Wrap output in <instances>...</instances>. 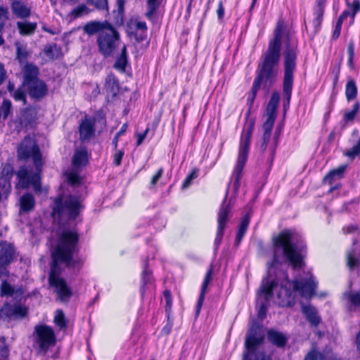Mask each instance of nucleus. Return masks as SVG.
Listing matches in <instances>:
<instances>
[{
  "mask_svg": "<svg viewBox=\"0 0 360 360\" xmlns=\"http://www.w3.org/2000/svg\"><path fill=\"white\" fill-rule=\"evenodd\" d=\"M273 245L274 256L268 271L274 266L271 278L276 281V288L271 297H274V302L281 307H292L295 302L297 292L303 297L311 298L315 294L317 285L312 275L290 281L286 273L279 269L283 262H288L294 269L304 266L303 251L305 246L301 236L294 231L285 229L273 238Z\"/></svg>",
  "mask_w": 360,
  "mask_h": 360,
  "instance_id": "1",
  "label": "nucleus"
},
{
  "mask_svg": "<svg viewBox=\"0 0 360 360\" xmlns=\"http://www.w3.org/2000/svg\"><path fill=\"white\" fill-rule=\"evenodd\" d=\"M77 241L78 235L76 232L64 231L60 235L58 243L51 252L52 264L49 281L61 301L68 300L72 296V291L65 281L60 277V264L72 268L78 267L82 264L81 259L77 256L79 250Z\"/></svg>",
  "mask_w": 360,
  "mask_h": 360,
  "instance_id": "2",
  "label": "nucleus"
},
{
  "mask_svg": "<svg viewBox=\"0 0 360 360\" xmlns=\"http://www.w3.org/2000/svg\"><path fill=\"white\" fill-rule=\"evenodd\" d=\"M283 25L278 22L274 31V37L270 40L266 51L262 56V62L258 65L257 75L253 82L251 95L248 101L253 102L261 84L271 85L278 75V65L281 56Z\"/></svg>",
  "mask_w": 360,
  "mask_h": 360,
  "instance_id": "3",
  "label": "nucleus"
},
{
  "mask_svg": "<svg viewBox=\"0 0 360 360\" xmlns=\"http://www.w3.org/2000/svg\"><path fill=\"white\" fill-rule=\"evenodd\" d=\"M17 155L19 160H27L32 158L34 165V169L25 167H20L16 173L19 184L22 188H28L32 186L36 193H39L41 186V172L43 167L41 153L35 140L26 136L17 148Z\"/></svg>",
  "mask_w": 360,
  "mask_h": 360,
  "instance_id": "4",
  "label": "nucleus"
},
{
  "mask_svg": "<svg viewBox=\"0 0 360 360\" xmlns=\"http://www.w3.org/2000/svg\"><path fill=\"white\" fill-rule=\"evenodd\" d=\"M264 336L258 326H252L245 340L243 360H272L271 354L264 345Z\"/></svg>",
  "mask_w": 360,
  "mask_h": 360,
  "instance_id": "5",
  "label": "nucleus"
},
{
  "mask_svg": "<svg viewBox=\"0 0 360 360\" xmlns=\"http://www.w3.org/2000/svg\"><path fill=\"white\" fill-rule=\"evenodd\" d=\"M297 52V41L288 34L284 51L283 94L288 102L291 96L293 73L296 68Z\"/></svg>",
  "mask_w": 360,
  "mask_h": 360,
  "instance_id": "6",
  "label": "nucleus"
},
{
  "mask_svg": "<svg viewBox=\"0 0 360 360\" xmlns=\"http://www.w3.org/2000/svg\"><path fill=\"white\" fill-rule=\"evenodd\" d=\"M53 201L51 215L55 219H75L79 215L82 207L75 196L59 195Z\"/></svg>",
  "mask_w": 360,
  "mask_h": 360,
  "instance_id": "7",
  "label": "nucleus"
},
{
  "mask_svg": "<svg viewBox=\"0 0 360 360\" xmlns=\"http://www.w3.org/2000/svg\"><path fill=\"white\" fill-rule=\"evenodd\" d=\"M252 134V126H250L241 134L238 155L231 176L235 191L239 188L242 172L248 160Z\"/></svg>",
  "mask_w": 360,
  "mask_h": 360,
  "instance_id": "8",
  "label": "nucleus"
},
{
  "mask_svg": "<svg viewBox=\"0 0 360 360\" xmlns=\"http://www.w3.org/2000/svg\"><path fill=\"white\" fill-rule=\"evenodd\" d=\"M274 271V266L269 270V276L262 280L261 286L257 292V303L259 304L258 317L263 319L266 314V303L271 298L272 293L276 288V283L274 278H271V273Z\"/></svg>",
  "mask_w": 360,
  "mask_h": 360,
  "instance_id": "9",
  "label": "nucleus"
},
{
  "mask_svg": "<svg viewBox=\"0 0 360 360\" xmlns=\"http://www.w3.org/2000/svg\"><path fill=\"white\" fill-rule=\"evenodd\" d=\"M120 41V34L115 28L110 24L98 34L97 44L98 50L105 57L112 54Z\"/></svg>",
  "mask_w": 360,
  "mask_h": 360,
  "instance_id": "10",
  "label": "nucleus"
},
{
  "mask_svg": "<svg viewBox=\"0 0 360 360\" xmlns=\"http://www.w3.org/2000/svg\"><path fill=\"white\" fill-rule=\"evenodd\" d=\"M34 344L39 352L45 354L48 349L55 345L56 335L53 329L46 325H38L34 327L33 334Z\"/></svg>",
  "mask_w": 360,
  "mask_h": 360,
  "instance_id": "11",
  "label": "nucleus"
},
{
  "mask_svg": "<svg viewBox=\"0 0 360 360\" xmlns=\"http://www.w3.org/2000/svg\"><path fill=\"white\" fill-rule=\"evenodd\" d=\"M18 255L13 244L7 241L0 242V279L8 278V266L17 259Z\"/></svg>",
  "mask_w": 360,
  "mask_h": 360,
  "instance_id": "12",
  "label": "nucleus"
},
{
  "mask_svg": "<svg viewBox=\"0 0 360 360\" xmlns=\"http://www.w3.org/2000/svg\"><path fill=\"white\" fill-rule=\"evenodd\" d=\"M229 193V188L226 189V195L223 202L219 208L218 212L217 217V230L216 233V238L214 240V244L218 246L223 238L224 236V230L225 229L226 224L228 221V219L230 215L231 206V203L226 202V198Z\"/></svg>",
  "mask_w": 360,
  "mask_h": 360,
  "instance_id": "13",
  "label": "nucleus"
},
{
  "mask_svg": "<svg viewBox=\"0 0 360 360\" xmlns=\"http://www.w3.org/2000/svg\"><path fill=\"white\" fill-rule=\"evenodd\" d=\"M24 87L26 89L29 96L36 101L41 100L48 94V86L41 79L35 80Z\"/></svg>",
  "mask_w": 360,
  "mask_h": 360,
  "instance_id": "14",
  "label": "nucleus"
},
{
  "mask_svg": "<svg viewBox=\"0 0 360 360\" xmlns=\"http://www.w3.org/2000/svg\"><path fill=\"white\" fill-rule=\"evenodd\" d=\"M25 290L22 286H14L10 284L7 280L4 279L0 286L1 297H10L15 300H21Z\"/></svg>",
  "mask_w": 360,
  "mask_h": 360,
  "instance_id": "15",
  "label": "nucleus"
},
{
  "mask_svg": "<svg viewBox=\"0 0 360 360\" xmlns=\"http://www.w3.org/2000/svg\"><path fill=\"white\" fill-rule=\"evenodd\" d=\"M95 120L85 117L82 120L79 127V139L82 142L90 141L95 134Z\"/></svg>",
  "mask_w": 360,
  "mask_h": 360,
  "instance_id": "16",
  "label": "nucleus"
},
{
  "mask_svg": "<svg viewBox=\"0 0 360 360\" xmlns=\"http://www.w3.org/2000/svg\"><path fill=\"white\" fill-rule=\"evenodd\" d=\"M13 172V167L10 164H6L1 171L2 176L0 178V200L6 198L11 191V185L8 179Z\"/></svg>",
  "mask_w": 360,
  "mask_h": 360,
  "instance_id": "17",
  "label": "nucleus"
},
{
  "mask_svg": "<svg viewBox=\"0 0 360 360\" xmlns=\"http://www.w3.org/2000/svg\"><path fill=\"white\" fill-rule=\"evenodd\" d=\"M39 68L32 63L26 64L22 68L23 75V86L34 82L35 80L40 79L39 78Z\"/></svg>",
  "mask_w": 360,
  "mask_h": 360,
  "instance_id": "18",
  "label": "nucleus"
},
{
  "mask_svg": "<svg viewBox=\"0 0 360 360\" xmlns=\"http://www.w3.org/2000/svg\"><path fill=\"white\" fill-rule=\"evenodd\" d=\"M325 2L326 0H316V6L314 8V19L312 21L314 33H316L319 30L320 26L323 21Z\"/></svg>",
  "mask_w": 360,
  "mask_h": 360,
  "instance_id": "19",
  "label": "nucleus"
},
{
  "mask_svg": "<svg viewBox=\"0 0 360 360\" xmlns=\"http://www.w3.org/2000/svg\"><path fill=\"white\" fill-rule=\"evenodd\" d=\"M110 25L107 21L99 22V21H91L86 23L84 27V32L89 35H93L96 33L98 34L104 30V29L107 28Z\"/></svg>",
  "mask_w": 360,
  "mask_h": 360,
  "instance_id": "20",
  "label": "nucleus"
},
{
  "mask_svg": "<svg viewBox=\"0 0 360 360\" xmlns=\"http://www.w3.org/2000/svg\"><path fill=\"white\" fill-rule=\"evenodd\" d=\"M302 311L311 326H317L320 323L321 317L315 307L311 305H302Z\"/></svg>",
  "mask_w": 360,
  "mask_h": 360,
  "instance_id": "21",
  "label": "nucleus"
},
{
  "mask_svg": "<svg viewBox=\"0 0 360 360\" xmlns=\"http://www.w3.org/2000/svg\"><path fill=\"white\" fill-rule=\"evenodd\" d=\"M279 101V93L277 91L273 92L266 108V112L268 116L266 120L271 119L273 122H275L276 110Z\"/></svg>",
  "mask_w": 360,
  "mask_h": 360,
  "instance_id": "22",
  "label": "nucleus"
},
{
  "mask_svg": "<svg viewBox=\"0 0 360 360\" xmlns=\"http://www.w3.org/2000/svg\"><path fill=\"white\" fill-rule=\"evenodd\" d=\"M267 337L274 345L279 348L284 347L288 341L287 337L283 333L274 330L268 331Z\"/></svg>",
  "mask_w": 360,
  "mask_h": 360,
  "instance_id": "23",
  "label": "nucleus"
},
{
  "mask_svg": "<svg viewBox=\"0 0 360 360\" xmlns=\"http://www.w3.org/2000/svg\"><path fill=\"white\" fill-rule=\"evenodd\" d=\"M19 203L20 212H29L34 208L35 199L32 194L27 193L20 197Z\"/></svg>",
  "mask_w": 360,
  "mask_h": 360,
  "instance_id": "24",
  "label": "nucleus"
},
{
  "mask_svg": "<svg viewBox=\"0 0 360 360\" xmlns=\"http://www.w3.org/2000/svg\"><path fill=\"white\" fill-rule=\"evenodd\" d=\"M274 122L272 121L271 119L266 120L265 122L263 124L262 129L264 131L263 136H262V142L260 146V148L262 151H265L268 143L270 140L271 136V130L274 126Z\"/></svg>",
  "mask_w": 360,
  "mask_h": 360,
  "instance_id": "25",
  "label": "nucleus"
},
{
  "mask_svg": "<svg viewBox=\"0 0 360 360\" xmlns=\"http://www.w3.org/2000/svg\"><path fill=\"white\" fill-rule=\"evenodd\" d=\"M212 274V269H210L205 275V277L204 278V281H203V283L202 285L200 294V296H199V298L198 300V303H197V306H196V315H198L200 311V309H201V307H202V303H203V301L205 299V295L206 292L207 287L211 281Z\"/></svg>",
  "mask_w": 360,
  "mask_h": 360,
  "instance_id": "26",
  "label": "nucleus"
},
{
  "mask_svg": "<svg viewBox=\"0 0 360 360\" xmlns=\"http://www.w3.org/2000/svg\"><path fill=\"white\" fill-rule=\"evenodd\" d=\"M13 13L18 18H25L30 15V9L20 1H14L11 4Z\"/></svg>",
  "mask_w": 360,
  "mask_h": 360,
  "instance_id": "27",
  "label": "nucleus"
},
{
  "mask_svg": "<svg viewBox=\"0 0 360 360\" xmlns=\"http://www.w3.org/2000/svg\"><path fill=\"white\" fill-rule=\"evenodd\" d=\"M162 0H147L146 17L153 21L155 18L157 11L159 8Z\"/></svg>",
  "mask_w": 360,
  "mask_h": 360,
  "instance_id": "28",
  "label": "nucleus"
},
{
  "mask_svg": "<svg viewBox=\"0 0 360 360\" xmlns=\"http://www.w3.org/2000/svg\"><path fill=\"white\" fill-rule=\"evenodd\" d=\"M15 46L16 49V60H18L20 63H26L30 55V53L27 49L26 45L16 41Z\"/></svg>",
  "mask_w": 360,
  "mask_h": 360,
  "instance_id": "29",
  "label": "nucleus"
},
{
  "mask_svg": "<svg viewBox=\"0 0 360 360\" xmlns=\"http://www.w3.org/2000/svg\"><path fill=\"white\" fill-rule=\"evenodd\" d=\"M104 86L106 91L113 96L119 91L118 81L113 75H108L106 77Z\"/></svg>",
  "mask_w": 360,
  "mask_h": 360,
  "instance_id": "30",
  "label": "nucleus"
},
{
  "mask_svg": "<svg viewBox=\"0 0 360 360\" xmlns=\"http://www.w3.org/2000/svg\"><path fill=\"white\" fill-rule=\"evenodd\" d=\"M17 27L21 35H31L37 28L36 22H18Z\"/></svg>",
  "mask_w": 360,
  "mask_h": 360,
  "instance_id": "31",
  "label": "nucleus"
},
{
  "mask_svg": "<svg viewBox=\"0 0 360 360\" xmlns=\"http://www.w3.org/2000/svg\"><path fill=\"white\" fill-rule=\"evenodd\" d=\"M87 152L86 150L83 148L77 150L72 158V165L75 167H80L85 165L87 163Z\"/></svg>",
  "mask_w": 360,
  "mask_h": 360,
  "instance_id": "32",
  "label": "nucleus"
},
{
  "mask_svg": "<svg viewBox=\"0 0 360 360\" xmlns=\"http://www.w3.org/2000/svg\"><path fill=\"white\" fill-rule=\"evenodd\" d=\"M127 64V48L125 46H123L121 52V55L117 58L114 68L122 72H125L126 66Z\"/></svg>",
  "mask_w": 360,
  "mask_h": 360,
  "instance_id": "33",
  "label": "nucleus"
},
{
  "mask_svg": "<svg viewBox=\"0 0 360 360\" xmlns=\"http://www.w3.org/2000/svg\"><path fill=\"white\" fill-rule=\"evenodd\" d=\"M250 223V217L247 214L241 220L236 237V243L239 244L242 240Z\"/></svg>",
  "mask_w": 360,
  "mask_h": 360,
  "instance_id": "34",
  "label": "nucleus"
},
{
  "mask_svg": "<svg viewBox=\"0 0 360 360\" xmlns=\"http://www.w3.org/2000/svg\"><path fill=\"white\" fill-rule=\"evenodd\" d=\"M346 165H342L332 171H330L325 177L324 181L326 182H328L329 184H331V181L334 179H339L342 177V174H344Z\"/></svg>",
  "mask_w": 360,
  "mask_h": 360,
  "instance_id": "35",
  "label": "nucleus"
},
{
  "mask_svg": "<svg viewBox=\"0 0 360 360\" xmlns=\"http://www.w3.org/2000/svg\"><path fill=\"white\" fill-rule=\"evenodd\" d=\"M347 265L351 269L360 266V258L356 257L354 250L347 252Z\"/></svg>",
  "mask_w": 360,
  "mask_h": 360,
  "instance_id": "36",
  "label": "nucleus"
},
{
  "mask_svg": "<svg viewBox=\"0 0 360 360\" xmlns=\"http://www.w3.org/2000/svg\"><path fill=\"white\" fill-rule=\"evenodd\" d=\"M357 94V87L355 82L350 79L347 82L345 89V95L348 101L354 99Z\"/></svg>",
  "mask_w": 360,
  "mask_h": 360,
  "instance_id": "37",
  "label": "nucleus"
},
{
  "mask_svg": "<svg viewBox=\"0 0 360 360\" xmlns=\"http://www.w3.org/2000/svg\"><path fill=\"white\" fill-rule=\"evenodd\" d=\"M360 154V137L356 141V142L353 145V146L344 152V155L351 160L354 159V158Z\"/></svg>",
  "mask_w": 360,
  "mask_h": 360,
  "instance_id": "38",
  "label": "nucleus"
},
{
  "mask_svg": "<svg viewBox=\"0 0 360 360\" xmlns=\"http://www.w3.org/2000/svg\"><path fill=\"white\" fill-rule=\"evenodd\" d=\"M13 305L6 303L0 309V319H12Z\"/></svg>",
  "mask_w": 360,
  "mask_h": 360,
  "instance_id": "39",
  "label": "nucleus"
},
{
  "mask_svg": "<svg viewBox=\"0 0 360 360\" xmlns=\"http://www.w3.org/2000/svg\"><path fill=\"white\" fill-rule=\"evenodd\" d=\"M54 323L59 326L60 329L67 327V321H65L64 313L61 309L56 310L54 316Z\"/></svg>",
  "mask_w": 360,
  "mask_h": 360,
  "instance_id": "40",
  "label": "nucleus"
},
{
  "mask_svg": "<svg viewBox=\"0 0 360 360\" xmlns=\"http://www.w3.org/2000/svg\"><path fill=\"white\" fill-rule=\"evenodd\" d=\"M27 313V308L20 304L13 305V312L12 319H22L24 318Z\"/></svg>",
  "mask_w": 360,
  "mask_h": 360,
  "instance_id": "41",
  "label": "nucleus"
},
{
  "mask_svg": "<svg viewBox=\"0 0 360 360\" xmlns=\"http://www.w3.org/2000/svg\"><path fill=\"white\" fill-rule=\"evenodd\" d=\"M359 104L358 103H356L354 106H353V109L349 111V112H347L345 113L344 115V117H343V120L345 122H352L358 111H359Z\"/></svg>",
  "mask_w": 360,
  "mask_h": 360,
  "instance_id": "42",
  "label": "nucleus"
},
{
  "mask_svg": "<svg viewBox=\"0 0 360 360\" xmlns=\"http://www.w3.org/2000/svg\"><path fill=\"white\" fill-rule=\"evenodd\" d=\"M350 303L355 307H360V290L345 295Z\"/></svg>",
  "mask_w": 360,
  "mask_h": 360,
  "instance_id": "43",
  "label": "nucleus"
},
{
  "mask_svg": "<svg viewBox=\"0 0 360 360\" xmlns=\"http://www.w3.org/2000/svg\"><path fill=\"white\" fill-rule=\"evenodd\" d=\"M304 360H326L325 356L317 351H311L305 356Z\"/></svg>",
  "mask_w": 360,
  "mask_h": 360,
  "instance_id": "44",
  "label": "nucleus"
},
{
  "mask_svg": "<svg viewBox=\"0 0 360 360\" xmlns=\"http://www.w3.org/2000/svg\"><path fill=\"white\" fill-rule=\"evenodd\" d=\"M11 102L8 99H4L2 102L1 110L4 114V119H6L11 112Z\"/></svg>",
  "mask_w": 360,
  "mask_h": 360,
  "instance_id": "45",
  "label": "nucleus"
},
{
  "mask_svg": "<svg viewBox=\"0 0 360 360\" xmlns=\"http://www.w3.org/2000/svg\"><path fill=\"white\" fill-rule=\"evenodd\" d=\"M89 3L94 5L96 8L105 10L108 8L107 0H87Z\"/></svg>",
  "mask_w": 360,
  "mask_h": 360,
  "instance_id": "46",
  "label": "nucleus"
},
{
  "mask_svg": "<svg viewBox=\"0 0 360 360\" xmlns=\"http://www.w3.org/2000/svg\"><path fill=\"white\" fill-rule=\"evenodd\" d=\"M13 97L16 101H22L23 103V105L26 104L25 94L22 89H18L15 90L13 92Z\"/></svg>",
  "mask_w": 360,
  "mask_h": 360,
  "instance_id": "47",
  "label": "nucleus"
},
{
  "mask_svg": "<svg viewBox=\"0 0 360 360\" xmlns=\"http://www.w3.org/2000/svg\"><path fill=\"white\" fill-rule=\"evenodd\" d=\"M8 19V9L0 6V32L4 27L6 20Z\"/></svg>",
  "mask_w": 360,
  "mask_h": 360,
  "instance_id": "48",
  "label": "nucleus"
},
{
  "mask_svg": "<svg viewBox=\"0 0 360 360\" xmlns=\"http://www.w3.org/2000/svg\"><path fill=\"white\" fill-rule=\"evenodd\" d=\"M347 4L352 10V18L353 19L356 13L360 11V1L354 0L352 4L347 2Z\"/></svg>",
  "mask_w": 360,
  "mask_h": 360,
  "instance_id": "49",
  "label": "nucleus"
},
{
  "mask_svg": "<svg viewBox=\"0 0 360 360\" xmlns=\"http://www.w3.org/2000/svg\"><path fill=\"white\" fill-rule=\"evenodd\" d=\"M197 176H198L197 172L195 170L193 171L189 175L187 176V177L184 180L183 185H182V188H186L187 187H188L191 184V181L193 179H194L195 178H196Z\"/></svg>",
  "mask_w": 360,
  "mask_h": 360,
  "instance_id": "50",
  "label": "nucleus"
},
{
  "mask_svg": "<svg viewBox=\"0 0 360 360\" xmlns=\"http://www.w3.org/2000/svg\"><path fill=\"white\" fill-rule=\"evenodd\" d=\"M151 281V274L150 271L145 266L143 271L142 273V283L143 285H146L147 283Z\"/></svg>",
  "mask_w": 360,
  "mask_h": 360,
  "instance_id": "51",
  "label": "nucleus"
},
{
  "mask_svg": "<svg viewBox=\"0 0 360 360\" xmlns=\"http://www.w3.org/2000/svg\"><path fill=\"white\" fill-rule=\"evenodd\" d=\"M87 10V8L84 5H80L72 10V15L74 17L77 18L84 13Z\"/></svg>",
  "mask_w": 360,
  "mask_h": 360,
  "instance_id": "52",
  "label": "nucleus"
},
{
  "mask_svg": "<svg viewBox=\"0 0 360 360\" xmlns=\"http://www.w3.org/2000/svg\"><path fill=\"white\" fill-rule=\"evenodd\" d=\"M342 22H343L340 20L339 19L338 20V21L336 22L335 28V30L333 31V36H332V37L334 39H338L339 37L340 34V31H341V27H342Z\"/></svg>",
  "mask_w": 360,
  "mask_h": 360,
  "instance_id": "53",
  "label": "nucleus"
},
{
  "mask_svg": "<svg viewBox=\"0 0 360 360\" xmlns=\"http://www.w3.org/2000/svg\"><path fill=\"white\" fill-rule=\"evenodd\" d=\"M123 155L124 152L122 150H118L115 153L113 157V162L116 166H119L121 164Z\"/></svg>",
  "mask_w": 360,
  "mask_h": 360,
  "instance_id": "54",
  "label": "nucleus"
},
{
  "mask_svg": "<svg viewBox=\"0 0 360 360\" xmlns=\"http://www.w3.org/2000/svg\"><path fill=\"white\" fill-rule=\"evenodd\" d=\"M147 31V26L145 22L136 21L134 24V32Z\"/></svg>",
  "mask_w": 360,
  "mask_h": 360,
  "instance_id": "55",
  "label": "nucleus"
},
{
  "mask_svg": "<svg viewBox=\"0 0 360 360\" xmlns=\"http://www.w3.org/2000/svg\"><path fill=\"white\" fill-rule=\"evenodd\" d=\"M68 181L72 185L78 184L80 182L79 176L77 174H75V173L69 174V175L68 176Z\"/></svg>",
  "mask_w": 360,
  "mask_h": 360,
  "instance_id": "56",
  "label": "nucleus"
},
{
  "mask_svg": "<svg viewBox=\"0 0 360 360\" xmlns=\"http://www.w3.org/2000/svg\"><path fill=\"white\" fill-rule=\"evenodd\" d=\"M147 31L134 32V37L137 42H141L146 39Z\"/></svg>",
  "mask_w": 360,
  "mask_h": 360,
  "instance_id": "57",
  "label": "nucleus"
},
{
  "mask_svg": "<svg viewBox=\"0 0 360 360\" xmlns=\"http://www.w3.org/2000/svg\"><path fill=\"white\" fill-rule=\"evenodd\" d=\"M164 297H165V300L166 302L167 307L170 308L172 306V300L171 293L169 290L164 291Z\"/></svg>",
  "mask_w": 360,
  "mask_h": 360,
  "instance_id": "58",
  "label": "nucleus"
},
{
  "mask_svg": "<svg viewBox=\"0 0 360 360\" xmlns=\"http://www.w3.org/2000/svg\"><path fill=\"white\" fill-rule=\"evenodd\" d=\"M162 173H163V169L162 168L159 169L158 171L157 172V173L153 176V178L151 179L152 185H155L158 182V181L162 176Z\"/></svg>",
  "mask_w": 360,
  "mask_h": 360,
  "instance_id": "59",
  "label": "nucleus"
},
{
  "mask_svg": "<svg viewBox=\"0 0 360 360\" xmlns=\"http://www.w3.org/2000/svg\"><path fill=\"white\" fill-rule=\"evenodd\" d=\"M217 13L219 19H222L224 15V8L223 6L222 1H220L218 4V8L217 10Z\"/></svg>",
  "mask_w": 360,
  "mask_h": 360,
  "instance_id": "60",
  "label": "nucleus"
},
{
  "mask_svg": "<svg viewBox=\"0 0 360 360\" xmlns=\"http://www.w3.org/2000/svg\"><path fill=\"white\" fill-rule=\"evenodd\" d=\"M276 148V143H274L271 144L269 147V158H270V164L273 162L274 158V153Z\"/></svg>",
  "mask_w": 360,
  "mask_h": 360,
  "instance_id": "61",
  "label": "nucleus"
},
{
  "mask_svg": "<svg viewBox=\"0 0 360 360\" xmlns=\"http://www.w3.org/2000/svg\"><path fill=\"white\" fill-rule=\"evenodd\" d=\"M6 77V72L4 65L0 63V85L4 82Z\"/></svg>",
  "mask_w": 360,
  "mask_h": 360,
  "instance_id": "62",
  "label": "nucleus"
},
{
  "mask_svg": "<svg viewBox=\"0 0 360 360\" xmlns=\"http://www.w3.org/2000/svg\"><path fill=\"white\" fill-rule=\"evenodd\" d=\"M148 130H149L148 129H146L143 134H138V139H137V141H136L137 146H140L143 143L144 139L146 138V136L147 135V133L148 132Z\"/></svg>",
  "mask_w": 360,
  "mask_h": 360,
  "instance_id": "63",
  "label": "nucleus"
},
{
  "mask_svg": "<svg viewBox=\"0 0 360 360\" xmlns=\"http://www.w3.org/2000/svg\"><path fill=\"white\" fill-rule=\"evenodd\" d=\"M347 53L349 57H354V44L352 43H349L347 47Z\"/></svg>",
  "mask_w": 360,
  "mask_h": 360,
  "instance_id": "64",
  "label": "nucleus"
}]
</instances>
